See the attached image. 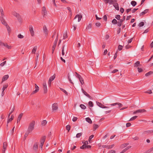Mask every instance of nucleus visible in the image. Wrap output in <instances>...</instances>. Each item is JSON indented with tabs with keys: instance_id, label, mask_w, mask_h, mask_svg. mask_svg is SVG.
Masks as SVG:
<instances>
[{
	"instance_id": "f257e3e1",
	"label": "nucleus",
	"mask_w": 153,
	"mask_h": 153,
	"mask_svg": "<svg viewBox=\"0 0 153 153\" xmlns=\"http://www.w3.org/2000/svg\"><path fill=\"white\" fill-rule=\"evenodd\" d=\"M35 124V122L33 120L31 122L29 125L27 131L30 133H31L34 129Z\"/></svg>"
},
{
	"instance_id": "f03ea898",
	"label": "nucleus",
	"mask_w": 153,
	"mask_h": 153,
	"mask_svg": "<svg viewBox=\"0 0 153 153\" xmlns=\"http://www.w3.org/2000/svg\"><path fill=\"white\" fill-rule=\"evenodd\" d=\"M42 85L44 91V93L45 94H46L47 92V88L45 82H43Z\"/></svg>"
},
{
	"instance_id": "7ed1b4c3",
	"label": "nucleus",
	"mask_w": 153,
	"mask_h": 153,
	"mask_svg": "<svg viewBox=\"0 0 153 153\" xmlns=\"http://www.w3.org/2000/svg\"><path fill=\"white\" fill-rule=\"evenodd\" d=\"M29 30L32 36H33L34 35V31L33 30V27L32 25H30L29 26Z\"/></svg>"
},
{
	"instance_id": "20e7f679",
	"label": "nucleus",
	"mask_w": 153,
	"mask_h": 153,
	"mask_svg": "<svg viewBox=\"0 0 153 153\" xmlns=\"http://www.w3.org/2000/svg\"><path fill=\"white\" fill-rule=\"evenodd\" d=\"M35 88L36 89L35 90L32 91V93L31 94V95H32V94H35L39 90V87L36 84H35Z\"/></svg>"
},
{
	"instance_id": "39448f33",
	"label": "nucleus",
	"mask_w": 153,
	"mask_h": 153,
	"mask_svg": "<svg viewBox=\"0 0 153 153\" xmlns=\"http://www.w3.org/2000/svg\"><path fill=\"white\" fill-rule=\"evenodd\" d=\"M0 19L2 24L4 25H7V23L6 22L5 19H4V16H0Z\"/></svg>"
},
{
	"instance_id": "423d86ee",
	"label": "nucleus",
	"mask_w": 153,
	"mask_h": 153,
	"mask_svg": "<svg viewBox=\"0 0 153 153\" xmlns=\"http://www.w3.org/2000/svg\"><path fill=\"white\" fill-rule=\"evenodd\" d=\"M7 143L6 142H4L3 143V150H2V153H5L6 149L7 147Z\"/></svg>"
},
{
	"instance_id": "0eeeda50",
	"label": "nucleus",
	"mask_w": 153,
	"mask_h": 153,
	"mask_svg": "<svg viewBox=\"0 0 153 153\" xmlns=\"http://www.w3.org/2000/svg\"><path fill=\"white\" fill-rule=\"evenodd\" d=\"M8 87V85H3V88H2V91L1 93V96H3L4 94V91L5 89H6Z\"/></svg>"
},
{
	"instance_id": "6e6552de",
	"label": "nucleus",
	"mask_w": 153,
	"mask_h": 153,
	"mask_svg": "<svg viewBox=\"0 0 153 153\" xmlns=\"http://www.w3.org/2000/svg\"><path fill=\"white\" fill-rule=\"evenodd\" d=\"M52 110L53 111H56L58 109V105L57 103L53 104L52 106Z\"/></svg>"
},
{
	"instance_id": "1a4fd4ad",
	"label": "nucleus",
	"mask_w": 153,
	"mask_h": 153,
	"mask_svg": "<svg viewBox=\"0 0 153 153\" xmlns=\"http://www.w3.org/2000/svg\"><path fill=\"white\" fill-rule=\"evenodd\" d=\"M97 104L100 107L102 108H108V107L105 106L104 105L101 103L98 102H96Z\"/></svg>"
},
{
	"instance_id": "9d476101",
	"label": "nucleus",
	"mask_w": 153,
	"mask_h": 153,
	"mask_svg": "<svg viewBox=\"0 0 153 153\" xmlns=\"http://www.w3.org/2000/svg\"><path fill=\"white\" fill-rule=\"evenodd\" d=\"M82 91L83 93L86 96L89 98L90 99H92V97L89 95L85 91L83 88H82Z\"/></svg>"
},
{
	"instance_id": "9b49d317",
	"label": "nucleus",
	"mask_w": 153,
	"mask_h": 153,
	"mask_svg": "<svg viewBox=\"0 0 153 153\" xmlns=\"http://www.w3.org/2000/svg\"><path fill=\"white\" fill-rule=\"evenodd\" d=\"M113 5L116 10H119V8L118 4L117 3V2L113 3Z\"/></svg>"
},
{
	"instance_id": "f8f14e48",
	"label": "nucleus",
	"mask_w": 153,
	"mask_h": 153,
	"mask_svg": "<svg viewBox=\"0 0 153 153\" xmlns=\"http://www.w3.org/2000/svg\"><path fill=\"white\" fill-rule=\"evenodd\" d=\"M42 14L43 16H45L47 14V11L45 7H43L42 8Z\"/></svg>"
},
{
	"instance_id": "ddd939ff",
	"label": "nucleus",
	"mask_w": 153,
	"mask_h": 153,
	"mask_svg": "<svg viewBox=\"0 0 153 153\" xmlns=\"http://www.w3.org/2000/svg\"><path fill=\"white\" fill-rule=\"evenodd\" d=\"M77 18H78V22H79L82 18V16L81 15L77 14L75 16L74 18V19H76Z\"/></svg>"
},
{
	"instance_id": "4468645a",
	"label": "nucleus",
	"mask_w": 153,
	"mask_h": 153,
	"mask_svg": "<svg viewBox=\"0 0 153 153\" xmlns=\"http://www.w3.org/2000/svg\"><path fill=\"white\" fill-rule=\"evenodd\" d=\"M114 144H112L111 145H103L102 147L103 148H105L107 149H111L114 147Z\"/></svg>"
},
{
	"instance_id": "2eb2a0df",
	"label": "nucleus",
	"mask_w": 153,
	"mask_h": 153,
	"mask_svg": "<svg viewBox=\"0 0 153 153\" xmlns=\"http://www.w3.org/2000/svg\"><path fill=\"white\" fill-rule=\"evenodd\" d=\"M117 105H119V108L123 106V105L122 104L120 103L119 102H116L115 103H113L111 104V105L112 106H114Z\"/></svg>"
},
{
	"instance_id": "dca6fc26",
	"label": "nucleus",
	"mask_w": 153,
	"mask_h": 153,
	"mask_svg": "<svg viewBox=\"0 0 153 153\" xmlns=\"http://www.w3.org/2000/svg\"><path fill=\"white\" fill-rule=\"evenodd\" d=\"M43 31L45 35H47L48 34V30L45 25L43 26Z\"/></svg>"
},
{
	"instance_id": "f3484780",
	"label": "nucleus",
	"mask_w": 153,
	"mask_h": 153,
	"mask_svg": "<svg viewBox=\"0 0 153 153\" xmlns=\"http://www.w3.org/2000/svg\"><path fill=\"white\" fill-rule=\"evenodd\" d=\"M148 11H149L148 9H146V10H145L144 11H143L140 14V16H141L143 15H145V14H146L148 12Z\"/></svg>"
},
{
	"instance_id": "a211bd4d",
	"label": "nucleus",
	"mask_w": 153,
	"mask_h": 153,
	"mask_svg": "<svg viewBox=\"0 0 153 153\" xmlns=\"http://www.w3.org/2000/svg\"><path fill=\"white\" fill-rule=\"evenodd\" d=\"M9 78L8 75H4L2 78V82H4V81L7 80Z\"/></svg>"
},
{
	"instance_id": "6ab92c4d",
	"label": "nucleus",
	"mask_w": 153,
	"mask_h": 153,
	"mask_svg": "<svg viewBox=\"0 0 153 153\" xmlns=\"http://www.w3.org/2000/svg\"><path fill=\"white\" fill-rule=\"evenodd\" d=\"M141 65L140 64V62L139 61H137L134 64V67H137L138 66H141Z\"/></svg>"
},
{
	"instance_id": "aec40b11",
	"label": "nucleus",
	"mask_w": 153,
	"mask_h": 153,
	"mask_svg": "<svg viewBox=\"0 0 153 153\" xmlns=\"http://www.w3.org/2000/svg\"><path fill=\"white\" fill-rule=\"evenodd\" d=\"M152 133V130L146 131H144L143 133V134H150Z\"/></svg>"
},
{
	"instance_id": "412c9836",
	"label": "nucleus",
	"mask_w": 153,
	"mask_h": 153,
	"mask_svg": "<svg viewBox=\"0 0 153 153\" xmlns=\"http://www.w3.org/2000/svg\"><path fill=\"white\" fill-rule=\"evenodd\" d=\"M38 144L37 143H34V146L33 147V149L35 151H36L38 149Z\"/></svg>"
},
{
	"instance_id": "4be33fe9",
	"label": "nucleus",
	"mask_w": 153,
	"mask_h": 153,
	"mask_svg": "<svg viewBox=\"0 0 153 153\" xmlns=\"http://www.w3.org/2000/svg\"><path fill=\"white\" fill-rule=\"evenodd\" d=\"M46 139V137L44 136L42 137L40 140V143H44Z\"/></svg>"
},
{
	"instance_id": "5701e85b",
	"label": "nucleus",
	"mask_w": 153,
	"mask_h": 153,
	"mask_svg": "<svg viewBox=\"0 0 153 153\" xmlns=\"http://www.w3.org/2000/svg\"><path fill=\"white\" fill-rule=\"evenodd\" d=\"M14 118V116L13 115H12L11 116V117L10 119H8L7 120V127L8 126V123L10 122L12 120H13Z\"/></svg>"
},
{
	"instance_id": "b1692460",
	"label": "nucleus",
	"mask_w": 153,
	"mask_h": 153,
	"mask_svg": "<svg viewBox=\"0 0 153 153\" xmlns=\"http://www.w3.org/2000/svg\"><path fill=\"white\" fill-rule=\"evenodd\" d=\"M123 21L121 19H120L119 21L117 22V25L119 27L121 26L123 24Z\"/></svg>"
},
{
	"instance_id": "393cba45",
	"label": "nucleus",
	"mask_w": 153,
	"mask_h": 153,
	"mask_svg": "<svg viewBox=\"0 0 153 153\" xmlns=\"http://www.w3.org/2000/svg\"><path fill=\"white\" fill-rule=\"evenodd\" d=\"M0 12L1 13V16H4V14L3 11V10L2 7H1Z\"/></svg>"
},
{
	"instance_id": "a878e982",
	"label": "nucleus",
	"mask_w": 153,
	"mask_h": 153,
	"mask_svg": "<svg viewBox=\"0 0 153 153\" xmlns=\"http://www.w3.org/2000/svg\"><path fill=\"white\" fill-rule=\"evenodd\" d=\"M85 120L87 122H88L89 123H92V121L91 120V119L89 117H87L85 118Z\"/></svg>"
},
{
	"instance_id": "bb28decb",
	"label": "nucleus",
	"mask_w": 153,
	"mask_h": 153,
	"mask_svg": "<svg viewBox=\"0 0 153 153\" xmlns=\"http://www.w3.org/2000/svg\"><path fill=\"white\" fill-rule=\"evenodd\" d=\"M137 113H142L143 112H146V110L145 109H138L137 110Z\"/></svg>"
},
{
	"instance_id": "cd10ccee",
	"label": "nucleus",
	"mask_w": 153,
	"mask_h": 153,
	"mask_svg": "<svg viewBox=\"0 0 153 153\" xmlns=\"http://www.w3.org/2000/svg\"><path fill=\"white\" fill-rule=\"evenodd\" d=\"M37 49V46H35L32 50V53H35Z\"/></svg>"
},
{
	"instance_id": "c85d7f7f",
	"label": "nucleus",
	"mask_w": 153,
	"mask_h": 153,
	"mask_svg": "<svg viewBox=\"0 0 153 153\" xmlns=\"http://www.w3.org/2000/svg\"><path fill=\"white\" fill-rule=\"evenodd\" d=\"M3 46L5 47L8 49H10L11 48V46L8 45L7 43H4V44H3Z\"/></svg>"
},
{
	"instance_id": "c756f323",
	"label": "nucleus",
	"mask_w": 153,
	"mask_h": 153,
	"mask_svg": "<svg viewBox=\"0 0 153 153\" xmlns=\"http://www.w3.org/2000/svg\"><path fill=\"white\" fill-rule=\"evenodd\" d=\"M55 78V74H54L53 76H51L49 79V80H50L51 81H53Z\"/></svg>"
},
{
	"instance_id": "7c9ffc66",
	"label": "nucleus",
	"mask_w": 153,
	"mask_h": 153,
	"mask_svg": "<svg viewBox=\"0 0 153 153\" xmlns=\"http://www.w3.org/2000/svg\"><path fill=\"white\" fill-rule=\"evenodd\" d=\"M152 74H153V71H150L146 73L145 75L146 76H148Z\"/></svg>"
},
{
	"instance_id": "2f4dec72",
	"label": "nucleus",
	"mask_w": 153,
	"mask_h": 153,
	"mask_svg": "<svg viewBox=\"0 0 153 153\" xmlns=\"http://www.w3.org/2000/svg\"><path fill=\"white\" fill-rule=\"evenodd\" d=\"M131 4L134 7L137 4V2L134 1H133L131 2Z\"/></svg>"
},
{
	"instance_id": "473e14b6",
	"label": "nucleus",
	"mask_w": 153,
	"mask_h": 153,
	"mask_svg": "<svg viewBox=\"0 0 153 153\" xmlns=\"http://www.w3.org/2000/svg\"><path fill=\"white\" fill-rule=\"evenodd\" d=\"M131 147V146H128L126 148L123 149L122 152L124 153L125 152H126V151L128 150L129 149H130Z\"/></svg>"
},
{
	"instance_id": "72a5a7b5",
	"label": "nucleus",
	"mask_w": 153,
	"mask_h": 153,
	"mask_svg": "<svg viewBox=\"0 0 153 153\" xmlns=\"http://www.w3.org/2000/svg\"><path fill=\"white\" fill-rule=\"evenodd\" d=\"M137 117V116H134V117H132L128 121H130L132 120H135L136 119Z\"/></svg>"
},
{
	"instance_id": "f704fd0d",
	"label": "nucleus",
	"mask_w": 153,
	"mask_h": 153,
	"mask_svg": "<svg viewBox=\"0 0 153 153\" xmlns=\"http://www.w3.org/2000/svg\"><path fill=\"white\" fill-rule=\"evenodd\" d=\"M5 26L7 28V31H8V33H9L11 31L10 28L8 25L7 24V25H5Z\"/></svg>"
},
{
	"instance_id": "c9c22d12",
	"label": "nucleus",
	"mask_w": 153,
	"mask_h": 153,
	"mask_svg": "<svg viewBox=\"0 0 153 153\" xmlns=\"http://www.w3.org/2000/svg\"><path fill=\"white\" fill-rule=\"evenodd\" d=\"M30 133V132H29L28 131H27L26 132V133L25 134V135H24V139L25 140L26 139V138L28 136V135L29 133Z\"/></svg>"
},
{
	"instance_id": "e433bc0d",
	"label": "nucleus",
	"mask_w": 153,
	"mask_h": 153,
	"mask_svg": "<svg viewBox=\"0 0 153 153\" xmlns=\"http://www.w3.org/2000/svg\"><path fill=\"white\" fill-rule=\"evenodd\" d=\"M56 45V44H53V45L52 48V53H53L54 52V51L55 49Z\"/></svg>"
},
{
	"instance_id": "4c0bfd02",
	"label": "nucleus",
	"mask_w": 153,
	"mask_h": 153,
	"mask_svg": "<svg viewBox=\"0 0 153 153\" xmlns=\"http://www.w3.org/2000/svg\"><path fill=\"white\" fill-rule=\"evenodd\" d=\"M99 127V126L96 124H93L94 130H95Z\"/></svg>"
},
{
	"instance_id": "58836bf2",
	"label": "nucleus",
	"mask_w": 153,
	"mask_h": 153,
	"mask_svg": "<svg viewBox=\"0 0 153 153\" xmlns=\"http://www.w3.org/2000/svg\"><path fill=\"white\" fill-rule=\"evenodd\" d=\"M79 79V80L81 84L82 85H83L84 83V82L83 81V79L81 77V78Z\"/></svg>"
},
{
	"instance_id": "ea45409f",
	"label": "nucleus",
	"mask_w": 153,
	"mask_h": 153,
	"mask_svg": "<svg viewBox=\"0 0 153 153\" xmlns=\"http://www.w3.org/2000/svg\"><path fill=\"white\" fill-rule=\"evenodd\" d=\"M112 23L114 24L115 25L117 24V22L116 19H114L112 21Z\"/></svg>"
},
{
	"instance_id": "a19ab883",
	"label": "nucleus",
	"mask_w": 153,
	"mask_h": 153,
	"mask_svg": "<svg viewBox=\"0 0 153 153\" xmlns=\"http://www.w3.org/2000/svg\"><path fill=\"white\" fill-rule=\"evenodd\" d=\"M117 1V0H109V3L110 4H111L112 3L113 4V3L116 2Z\"/></svg>"
},
{
	"instance_id": "79ce46f5",
	"label": "nucleus",
	"mask_w": 153,
	"mask_h": 153,
	"mask_svg": "<svg viewBox=\"0 0 153 153\" xmlns=\"http://www.w3.org/2000/svg\"><path fill=\"white\" fill-rule=\"evenodd\" d=\"M91 28V24H89L88 25L87 27L86 30H88L89 29H90Z\"/></svg>"
},
{
	"instance_id": "37998d69",
	"label": "nucleus",
	"mask_w": 153,
	"mask_h": 153,
	"mask_svg": "<svg viewBox=\"0 0 153 153\" xmlns=\"http://www.w3.org/2000/svg\"><path fill=\"white\" fill-rule=\"evenodd\" d=\"M82 133H78L76 135V138L79 137H81V136H82Z\"/></svg>"
},
{
	"instance_id": "c03bdc74",
	"label": "nucleus",
	"mask_w": 153,
	"mask_h": 153,
	"mask_svg": "<svg viewBox=\"0 0 153 153\" xmlns=\"http://www.w3.org/2000/svg\"><path fill=\"white\" fill-rule=\"evenodd\" d=\"M60 89L63 92H64L66 95H68V92L65 90L61 88H60Z\"/></svg>"
},
{
	"instance_id": "a18cd8bd",
	"label": "nucleus",
	"mask_w": 153,
	"mask_h": 153,
	"mask_svg": "<svg viewBox=\"0 0 153 153\" xmlns=\"http://www.w3.org/2000/svg\"><path fill=\"white\" fill-rule=\"evenodd\" d=\"M80 107L83 109H85L86 108V107L83 104L80 105Z\"/></svg>"
},
{
	"instance_id": "49530a36",
	"label": "nucleus",
	"mask_w": 153,
	"mask_h": 153,
	"mask_svg": "<svg viewBox=\"0 0 153 153\" xmlns=\"http://www.w3.org/2000/svg\"><path fill=\"white\" fill-rule=\"evenodd\" d=\"M66 130L69 131L71 128V126L70 125H68L66 126Z\"/></svg>"
},
{
	"instance_id": "de8ad7c7",
	"label": "nucleus",
	"mask_w": 153,
	"mask_h": 153,
	"mask_svg": "<svg viewBox=\"0 0 153 153\" xmlns=\"http://www.w3.org/2000/svg\"><path fill=\"white\" fill-rule=\"evenodd\" d=\"M88 105L91 107H92L93 106L94 104L92 101H90L88 102Z\"/></svg>"
},
{
	"instance_id": "09e8293b",
	"label": "nucleus",
	"mask_w": 153,
	"mask_h": 153,
	"mask_svg": "<svg viewBox=\"0 0 153 153\" xmlns=\"http://www.w3.org/2000/svg\"><path fill=\"white\" fill-rule=\"evenodd\" d=\"M68 79L70 82L72 84H74L73 83V82H72L71 80V79L70 77V75H69V74H68Z\"/></svg>"
},
{
	"instance_id": "8fccbe9b",
	"label": "nucleus",
	"mask_w": 153,
	"mask_h": 153,
	"mask_svg": "<svg viewBox=\"0 0 153 153\" xmlns=\"http://www.w3.org/2000/svg\"><path fill=\"white\" fill-rule=\"evenodd\" d=\"M47 123V121L46 120H43L42 123V124L43 126H45Z\"/></svg>"
},
{
	"instance_id": "3c124183",
	"label": "nucleus",
	"mask_w": 153,
	"mask_h": 153,
	"mask_svg": "<svg viewBox=\"0 0 153 153\" xmlns=\"http://www.w3.org/2000/svg\"><path fill=\"white\" fill-rule=\"evenodd\" d=\"M65 47V45H63L62 49V56H64L65 54L64 52V48Z\"/></svg>"
},
{
	"instance_id": "603ef678",
	"label": "nucleus",
	"mask_w": 153,
	"mask_h": 153,
	"mask_svg": "<svg viewBox=\"0 0 153 153\" xmlns=\"http://www.w3.org/2000/svg\"><path fill=\"white\" fill-rule=\"evenodd\" d=\"M18 37L20 39H22L24 38V36L23 35H21V34H19L18 35Z\"/></svg>"
},
{
	"instance_id": "864d4df0",
	"label": "nucleus",
	"mask_w": 153,
	"mask_h": 153,
	"mask_svg": "<svg viewBox=\"0 0 153 153\" xmlns=\"http://www.w3.org/2000/svg\"><path fill=\"white\" fill-rule=\"evenodd\" d=\"M144 92L146 93H148L149 94H151L152 93V92L151 90H148L146 91H145Z\"/></svg>"
},
{
	"instance_id": "5fc2aeb1",
	"label": "nucleus",
	"mask_w": 153,
	"mask_h": 153,
	"mask_svg": "<svg viewBox=\"0 0 153 153\" xmlns=\"http://www.w3.org/2000/svg\"><path fill=\"white\" fill-rule=\"evenodd\" d=\"M123 47V46L120 45H119L118 46V50L119 51H121L122 50V48Z\"/></svg>"
},
{
	"instance_id": "6e6d98bb",
	"label": "nucleus",
	"mask_w": 153,
	"mask_h": 153,
	"mask_svg": "<svg viewBox=\"0 0 153 153\" xmlns=\"http://www.w3.org/2000/svg\"><path fill=\"white\" fill-rule=\"evenodd\" d=\"M144 25V23L143 22H141L139 24L138 26L139 27H142Z\"/></svg>"
},
{
	"instance_id": "4d7b16f0",
	"label": "nucleus",
	"mask_w": 153,
	"mask_h": 153,
	"mask_svg": "<svg viewBox=\"0 0 153 153\" xmlns=\"http://www.w3.org/2000/svg\"><path fill=\"white\" fill-rule=\"evenodd\" d=\"M80 148L82 149L86 148V145L85 144H83L80 147Z\"/></svg>"
},
{
	"instance_id": "13d9d810",
	"label": "nucleus",
	"mask_w": 153,
	"mask_h": 153,
	"mask_svg": "<svg viewBox=\"0 0 153 153\" xmlns=\"http://www.w3.org/2000/svg\"><path fill=\"white\" fill-rule=\"evenodd\" d=\"M94 137V135H92L89 137V139H88V141L89 142H90V140Z\"/></svg>"
},
{
	"instance_id": "bf43d9fd",
	"label": "nucleus",
	"mask_w": 153,
	"mask_h": 153,
	"mask_svg": "<svg viewBox=\"0 0 153 153\" xmlns=\"http://www.w3.org/2000/svg\"><path fill=\"white\" fill-rule=\"evenodd\" d=\"M120 15H116L115 16V18L117 19L118 20H119L120 19Z\"/></svg>"
},
{
	"instance_id": "052dcab7",
	"label": "nucleus",
	"mask_w": 153,
	"mask_h": 153,
	"mask_svg": "<svg viewBox=\"0 0 153 153\" xmlns=\"http://www.w3.org/2000/svg\"><path fill=\"white\" fill-rule=\"evenodd\" d=\"M6 61H5L4 62H3L1 63L0 64V65L1 66H3L6 63Z\"/></svg>"
},
{
	"instance_id": "680f3d73",
	"label": "nucleus",
	"mask_w": 153,
	"mask_h": 153,
	"mask_svg": "<svg viewBox=\"0 0 153 153\" xmlns=\"http://www.w3.org/2000/svg\"><path fill=\"white\" fill-rule=\"evenodd\" d=\"M23 115V114L22 113L19 115L18 118L21 119V118H22Z\"/></svg>"
},
{
	"instance_id": "e2e57ef3",
	"label": "nucleus",
	"mask_w": 153,
	"mask_h": 153,
	"mask_svg": "<svg viewBox=\"0 0 153 153\" xmlns=\"http://www.w3.org/2000/svg\"><path fill=\"white\" fill-rule=\"evenodd\" d=\"M137 69H138V72L139 73L141 72H142L143 71V69L141 68H138Z\"/></svg>"
},
{
	"instance_id": "0e129e2a",
	"label": "nucleus",
	"mask_w": 153,
	"mask_h": 153,
	"mask_svg": "<svg viewBox=\"0 0 153 153\" xmlns=\"http://www.w3.org/2000/svg\"><path fill=\"white\" fill-rule=\"evenodd\" d=\"M132 138L134 140H138L139 139V138L137 136L135 137H132Z\"/></svg>"
},
{
	"instance_id": "69168bd1",
	"label": "nucleus",
	"mask_w": 153,
	"mask_h": 153,
	"mask_svg": "<svg viewBox=\"0 0 153 153\" xmlns=\"http://www.w3.org/2000/svg\"><path fill=\"white\" fill-rule=\"evenodd\" d=\"M126 127H130L131 125V124L130 123H128L126 124Z\"/></svg>"
},
{
	"instance_id": "338daca9",
	"label": "nucleus",
	"mask_w": 153,
	"mask_h": 153,
	"mask_svg": "<svg viewBox=\"0 0 153 153\" xmlns=\"http://www.w3.org/2000/svg\"><path fill=\"white\" fill-rule=\"evenodd\" d=\"M101 25V24L100 23V22H97L95 24V25H96V26H97L98 27H99Z\"/></svg>"
},
{
	"instance_id": "774afa93",
	"label": "nucleus",
	"mask_w": 153,
	"mask_h": 153,
	"mask_svg": "<svg viewBox=\"0 0 153 153\" xmlns=\"http://www.w3.org/2000/svg\"><path fill=\"white\" fill-rule=\"evenodd\" d=\"M115 152L116 151L115 150H112L109 151L108 153H115Z\"/></svg>"
}]
</instances>
